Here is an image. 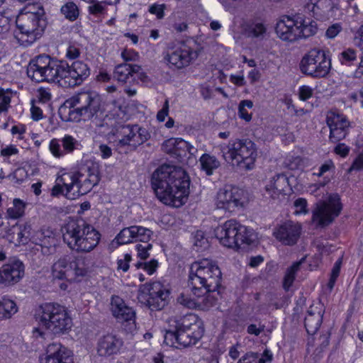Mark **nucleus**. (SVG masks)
I'll use <instances>...</instances> for the list:
<instances>
[{"instance_id": "obj_36", "label": "nucleus", "mask_w": 363, "mask_h": 363, "mask_svg": "<svg viewBox=\"0 0 363 363\" xmlns=\"http://www.w3.org/2000/svg\"><path fill=\"white\" fill-rule=\"evenodd\" d=\"M18 311L16 303L8 298L0 300V320L10 318Z\"/></svg>"}, {"instance_id": "obj_11", "label": "nucleus", "mask_w": 363, "mask_h": 363, "mask_svg": "<svg viewBox=\"0 0 363 363\" xmlns=\"http://www.w3.org/2000/svg\"><path fill=\"white\" fill-rule=\"evenodd\" d=\"M16 23L21 35L18 40L28 44L41 36L47 25L44 18L33 13H19Z\"/></svg>"}, {"instance_id": "obj_21", "label": "nucleus", "mask_w": 363, "mask_h": 363, "mask_svg": "<svg viewBox=\"0 0 363 363\" xmlns=\"http://www.w3.org/2000/svg\"><path fill=\"white\" fill-rule=\"evenodd\" d=\"M40 363H73L68 350L59 342L49 344Z\"/></svg>"}, {"instance_id": "obj_26", "label": "nucleus", "mask_w": 363, "mask_h": 363, "mask_svg": "<svg viewBox=\"0 0 363 363\" xmlns=\"http://www.w3.org/2000/svg\"><path fill=\"white\" fill-rule=\"evenodd\" d=\"M323 312L317 307H311L305 318V327L310 335L315 334L319 329L323 320Z\"/></svg>"}, {"instance_id": "obj_45", "label": "nucleus", "mask_w": 363, "mask_h": 363, "mask_svg": "<svg viewBox=\"0 0 363 363\" xmlns=\"http://www.w3.org/2000/svg\"><path fill=\"white\" fill-rule=\"evenodd\" d=\"M62 151L64 153H70L77 149L79 145L76 139L70 135H65L62 140Z\"/></svg>"}, {"instance_id": "obj_59", "label": "nucleus", "mask_w": 363, "mask_h": 363, "mask_svg": "<svg viewBox=\"0 0 363 363\" xmlns=\"http://www.w3.org/2000/svg\"><path fill=\"white\" fill-rule=\"evenodd\" d=\"M340 60L343 63H349L356 59V53L352 49H347L340 54Z\"/></svg>"}, {"instance_id": "obj_4", "label": "nucleus", "mask_w": 363, "mask_h": 363, "mask_svg": "<svg viewBox=\"0 0 363 363\" xmlns=\"http://www.w3.org/2000/svg\"><path fill=\"white\" fill-rule=\"evenodd\" d=\"M35 318L38 324L33 329L35 337H43L46 330L54 335L64 334L68 332L72 326V320L66 308L59 304L47 303L37 309Z\"/></svg>"}, {"instance_id": "obj_56", "label": "nucleus", "mask_w": 363, "mask_h": 363, "mask_svg": "<svg viewBox=\"0 0 363 363\" xmlns=\"http://www.w3.org/2000/svg\"><path fill=\"white\" fill-rule=\"evenodd\" d=\"M164 4H153L149 8V12L156 15L158 19H162L164 15Z\"/></svg>"}, {"instance_id": "obj_53", "label": "nucleus", "mask_w": 363, "mask_h": 363, "mask_svg": "<svg viewBox=\"0 0 363 363\" xmlns=\"http://www.w3.org/2000/svg\"><path fill=\"white\" fill-rule=\"evenodd\" d=\"M152 245L149 243L138 244L136 245V250L138 251V257L141 259H146L149 257V250L152 249Z\"/></svg>"}, {"instance_id": "obj_8", "label": "nucleus", "mask_w": 363, "mask_h": 363, "mask_svg": "<svg viewBox=\"0 0 363 363\" xmlns=\"http://www.w3.org/2000/svg\"><path fill=\"white\" fill-rule=\"evenodd\" d=\"M299 67L301 72L304 74L313 78H323L328 74L331 62L325 51L312 49L303 57Z\"/></svg>"}, {"instance_id": "obj_1", "label": "nucleus", "mask_w": 363, "mask_h": 363, "mask_svg": "<svg viewBox=\"0 0 363 363\" xmlns=\"http://www.w3.org/2000/svg\"><path fill=\"white\" fill-rule=\"evenodd\" d=\"M150 183L157 198L164 204L179 208L189 194L190 179L181 167L164 164L154 170Z\"/></svg>"}, {"instance_id": "obj_43", "label": "nucleus", "mask_w": 363, "mask_h": 363, "mask_svg": "<svg viewBox=\"0 0 363 363\" xmlns=\"http://www.w3.org/2000/svg\"><path fill=\"white\" fill-rule=\"evenodd\" d=\"M189 149V143L182 139H179L172 157L176 158L186 157H187V151Z\"/></svg>"}, {"instance_id": "obj_19", "label": "nucleus", "mask_w": 363, "mask_h": 363, "mask_svg": "<svg viewBox=\"0 0 363 363\" xmlns=\"http://www.w3.org/2000/svg\"><path fill=\"white\" fill-rule=\"evenodd\" d=\"M301 231V225L290 220L277 227L273 235L283 244L292 245L296 243L300 237Z\"/></svg>"}, {"instance_id": "obj_3", "label": "nucleus", "mask_w": 363, "mask_h": 363, "mask_svg": "<svg viewBox=\"0 0 363 363\" xmlns=\"http://www.w3.org/2000/svg\"><path fill=\"white\" fill-rule=\"evenodd\" d=\"M59 111L65 121H97L103 115L101 99L94 91L79 92L67 99Z\"/></svg>"}, {"instance_id": "obj_22", "label": "nucleus", "mask_w": 363, "mask_h": 363, "mask_svg": "<svg viewBox=\"0 0 363 363\" xmlns=\"http://www.w3.org/2000/svg\"><path fill=\"white\" fill-rule=\"evenodd\" d=\"M111 311L118 322L135 323V311L127 306L125 301L118 296L111 297Z\"/></svg>"}, {"instance_id": "obj_57", "label": "nucleus", "mask_w": 363, "mask_h": 363, "mask_svg": "<svg viewBox=\"0 0 363 363\" xmlns=\"http://www.w3.org/2000/svg\"><path fill=\"white\" fill-rule=\"evenodd\" d=\"M342 29V28L340 23H334L328 27L325 32V35L328 38H334L340 33Z\"/></svg>"}, {"instance_id": "obj_10", "label": "nucleus", "mask_w": 363, "mask_h": 363, "mask_svg": "<svg viewBox=\"0 0 363 363\" xmlns=\"http://www.w3.org/2000/svg\"><path fill=\"white\" fill-rule=\"evenodd\" d=\"M118 143L117 149L120 152L127 153L143 144L150 137L149 132L138 125H121L117 128Z\"/></svg>"}, {"instance_id": "obj_51", "label": "nucleus", "mask_w": 363, "mask_h": 363, "mask_svg": "<svg viewBox=\"0 0 363 363\" xmlns=\"http://www.w3.org/2000/svg\"><path fill=\"white\" fill-rule=\"evenodd\" d=\"M294 206L295 208L294 213L296 215L306 214L308 213V210L307 208L308 203L305 199L299 198L296 199L294 201Z\"/></svg>"}, {"instance_id": "obj_30", "label": "nucleus", "mask_w": 363, "mask_h": 363, "mask_svg": "<svg viewBox=\"0 0 363 363\" xmlns=\"http://www.w3.org/2000/svg\"><path fill=\"white\" fill-rule=\"evenodd\" d=\"M327 3V0H306L303 10L316 18H321L325 15L324 6Z\"/></svg>"}, {"instance_id": "obj_62", "label": "nucleus", "mask_w": 363, "mask_h": 363, "mask_svg": "<svg viewBox=\"0 0 363 363\" xmlns=\"http://www.w3.org/2000/svg\"><path fill=\"white\" fill-rule=\"evenodd\" d=\"M122 58L128 63V62L136 61L138 59V54L131 50H124L121 53Z\"/></svg>"}, {"instance_id": "obj_27", "label": "nucleus", "mask_w": 363, "mask_h": 363, "mask_svg": "<svg viewBox=\"0 0 363 363\" xmlns=\"http://www.w3.org/2000/svg\"><path fill=\"white\" fill-rule=\"evenodd\" d=\"M70 274V256L69 255L60 257L52 267V276L53 279H68Z\"/></svg>"}, {"instance_id": "obj_12", "label": "nucleus", "mask_w": 363, "mask_h": 363, "mask_svg": "<svg viewBox=\"0 0 363 363\" xmlns=\"http://www.w3.org/2000/svg\"><path fill=\"white\" fill-rule=\"evenodd\" d=\"M342 208L339 195L330 194L326 200L316 203V207L313 211L312 221L318 226L328 225L339 216Z\"/></svg>"}, {"instance_id": "obj_18", "label": "nucleus", "mask_w": 363, "mask_h": 363, "mask_svg": "<svg viewBox=\"0 0 363 363\" xmlns=\"http://www.w3.org/2000/svg\"><path fill=\"white\" fill-rule=\"evenodd\" d=\"M123 345V340L117 335L108 333L101 336L97 341L96 352L101 357L117 354Z\"/></svg>"}, {"instance_id": "obj_2", "label": "nucleus", "mask_w": 363, "mask_h": 363, "mask_svg": "<svg viewBox=\"0 0 363 363\" xmlns=\"http://www.w3.org/2000/svg\"><path fill=\"white\" fill-rule=\"evenodd\" d=\"M27 74L36 82H59L68 86L81 84L76 72L65 61L50 58L48 55H39L32 60L27 67Z\"/></svg>"}, {"instance_id": "obj_5", "label": "nucleus", "mask_w": 363, "mask_h": 363, "mask_svg": "<svg viewBox=\"0 0 363 363\" xmlns=\"http://www.w3.org/2000/svg\"><path fill=\"white\" fill-rule=\"evenodd\" d=\"M63 242L72 251L87 253L99 244L101 234L91 225L70 220L61 228Z\"/></svg>"}, {"instance_id": "obj_40", "label": "nucleus", "mask_w": 363, "mask_h": 363, "mask_svg": "<svg viewBox=\"0 0 363 363\" xmlns=\"http://www.w3.org/2000/svg\"><path fill=\"white\" fill-rule=\"evenodd\" d=\"M133 226L124 228L115 238L118 245H125L134 241V233Z\"/></svg>"}, {"instance_id": "obj_54", "label": "nucleus", "mask_w": 363, "mask_h": 363, "mask_svg": "<svg viewBox=\"0 0 363 363\" xmlns=\"http://www.w3.org/2000/svg\"><path fill=\"white\" fill-rule=\"evenodd\" d=\"M50 150L52 155L56 157H62L65 155L62 149L60 147V144L58 140L52 139L50 143Z\"/></svg>"}, {"instance_id": "obj_50", "label": "nucleus", "mask_w": 363, "mask_h": 363, "mask_svg": "<svg viewBox=\"0 0 363 363\" xmlns=\"http://www.w3.org/2000/svg\"><path fill=\"white\" fill-rule=\"evenodd\" d=\"M177 330L175 331L168 330L164 335V342L170 347H177L179 346V339L177 338Z\"/></svg>"}, {"instance_id": "obj_6", "label": "nucleus", "mask_w": 363, "mask_h": 363, "mask_svg": "<svg viewBox=\"0 0 363 363\" xmlns=\"http://www.w3.org/2000/svg\"><path fill=\"white\" fill-rule=\"evenodd\" d=\"M222 274L216 263L208 259L194 262L189 273L188 284L191 290L201 292L205 290H217L220 286Z\"/></svg>"}, {"instance_id": "obj_34", "label": "nucleus", "mask_w": 363, "mask_h": 363, "mask_svg": "<svg viewBox=\"0 0 363 363\" xmlns=\"http://www.w3.org/2000/svg\"><path fill=\"white\" fill-rule=\"evenodd\" d=\"M299 23L298 24L299 33L297 35V40L301 38H308L315 34L317 31V24L313 21L306 22L301 17H298Z\"/></svg>"}, {"instance_id": "obj_44", "label": "nucleus", "mask_w": 363, "mask_h": 363, "mask_svg": "<svg viewBox=\"0 0 363 363\" xmlns=\"http://www.w3.org/2000/svg\"><path fill=\"white\" fill-rule=\"evenodd\" d=\"M235 172L243 174L255 168L254 160H236V164H233Z\"/></svg>"}, {"instance_id": "obj_63", "label": "nucleus", "mask_w": 363, "mask_h": 363, "mask_svg": "<svg viewBox=\"0 0 363 363\" xmlns=\"http://www.w3.org/2000/svg\"><path fill=\"white\" fill-rule=\"evenodd\" d=\"M13 177L17 182H22L28 177V172L24 167H19L13 172Z\"/></svg>"}, {"instance_id": "obj_58", "label": "nucleus", "mask_w": 363, "mask_h": 363, "mask_svg": "<svg viewBox=\"0 0 363 363\" xmlns=\"http://www.w3.org/2000/svg\"><path fill=\"white\" fill-rule=\"evenodd\" d=\"M21 13H33L39 15V17L44 18L45 12L43 7L38 5L26 6Z\"/></svg>"}, {"instance_id": "obj_29", "label": "nucleus", "mask_w": 363, "mask_h": 363, "mask_svg": "<svg viewBox=\"0 0 363 363\" xmlns=\"http://www.w3.org/2000/svg\"><path fill=\"white\" fill-rule=\"evenodd\" d=\"M31 227L29 224L16 225L9 229V235L13 242L26 244L30 235Z\"/></svg>"}, {"instance_id": "obj_14", "label": "nucleus", "mask_w": 363, "mask_h": 363, "mask_svg": "<svg viewBox=\"0 0 363 363\" xmlns=\"http://www.w3.org/2000/svg\"><path fill=\"white\" fill-rule=\"evenodd\" d=\"M244 191L237 186H225L216 196V204L218 208L233 212L244 206Z\"/></svg>"}, {"instance_id": "obj_47", "label": "nucleus", "mask_w": 363, "mask_h": 363, "mask_svg": "<svg viewBox=\"0 0 363 363\" xmlns=\"http://www.w3.org/2000/svg\"><path fill=\"white\" fill-rule=\"evenodd\" d=\"M341 264H342V260H341V259H338L335 262V263L332 269L331 274H330V278L328 284V287L329 288V289L330 291L333 290V289L335 286L336 279L340 274Z\"/></svg>"}, {"instance_id": "obj_7", "label": "nucleus", "mask_w": 363, "mask_h": 363, "mask_svg": "<svg viewBox=\"0 0 363 363\" xmlns=\"http://www.w3.org/2000/svg\"><path fill=\"white\" fill-rule=\"evenodd\" d=\"M216 237L224 247L238 249L242 245L253 241L252 230L235 220H228L215 230Z\"/></svg>"}, {"instance_id": "obj_16", "label": "nucleus", "mask_w": 363, "mask_h": 363, "mask_svg": "<svg viewBox=\"0 0 363 363\" xmlns=\"http://www.w3.org/2000/svg\"><path fill=\"white\" fill-rule=\"evenodd\" d=\"M330 128V140L334 143L344 139L348 133L350 123L347 117L337 110H330L326 116Z\"/></svg>"}, {"instance_id": "obj_38", "label": "nucleus", "mask_w": 363, "mask_h": 363, "mask_svg": "<svg viewBox=\"0 0 363 363\" xmlns=\"http://www.w3.org/2000/svg\"><path fill=\"white\" fill-rule=\"evenodd\" d=\"M301 264V261L294 262L289 268L287 269L283 283L284 288L286 290H288L293 284L296 274L299 270Z\"/></svg>"}, {"instance_id": "obj_46", "label": "nucleus", "mask_w": 363, "mask_h": 363, "mask_svg": "<svg viewBox=\"0 0 363 363\" xmlns=\"http://www.w3.org/2000/svg\"><path fill=\"white\" fill-rule=\"evenodd\" d=\"M71 273L77 277H84L87 274V269L83 264H79V260L70 257Z\"/></svg>"}, {"instance_id": "obj_48", "label": "nucleus", "mask_w": 363, "mask_h": 363, "mask_svg": "<svg viewBox=\"0 0 363 363\" xmlns=\"http://www.w3.org/2000/svg\"><path fill=\"white\" fill-rule=\"evenodd\" d=\"M201 168L207 175L213 174V171L217 169L220 163L218 160H200Z\"/></svg>"}, {"instance_id": "obj_33", "label": "nucleus", "mask_w": 363, "mask_h": 363, "mask_svg": "<svg viewBox=\"0 0 363 363\" xmlns=\"http://www.w3.org/2000/svg\"><path fill=\"white\" fill-rule=\"evenodd\" d=\"M272 359V354L269 350H265L262 356L257 353L247 352L240 358L238 363H266L270 362Z\"/></svg>"}, {"instance_id": "obj_24", "label": "nucleus", "mask_w": 363, "mask_h": 363, "mask_svg": "<svg viewBox=\"0 0 363 363\" xmlns=\"http://www.w3.org/2000/svg\"><path fill=\"white\" fill-rule=\"evenodd\" d=\"M255 144L250 140H240L235 142L229 150L231 159H255L257 157Z\"/></svg>"}, {"instance_id": "obj_28", "label": "nucleus", "mask_w": 363, "mask_h": 363, "mask_svg": "<svg viewBox=\"0 0 363 363\" xmlns=\"http://www.w3.org/2000/svg\"><path fill=\"white\" fill-rule=\"evenodd\" d=\"M287 185L288 179L286 177L284 174H277L270 179L265 189L272 198H276L285 191Z\"/></svg>"}, {"instance_id": "obj_15", "label": "nucleus", "mask_w": 363, "mask_h": 363, "mask_svg": "<svg viewBox=\"0 0 363 363\" xmlns=\"http://www.w3.org/2000/svg\"><path fill=\"white\" fill-rule=\"evenodd\" d=\"M197 50L186 43H181L169 50L164 59L177 69L189 66L198 57Z\"/></svg>"}, {"instance_id": "obj_60", "label": "nucleus", "mask_w": 363, "mask_h": 363, "mask_svg": "<svg viewBox=\"0 0 363 363\" xmlns=\"http://www.w3.org/2000/svg\"><path fill=\"white\" fill-rule=\"evenodd\" d=\"M313 94V89L309 86L303 85L299 88V98L302 101H306L311 98Z\"/></svg>"}, {"instance_id": "obj_9", "label": "nucleus", "mask_w": 363, "mask_h": 363, "mask_svg": "<svg viewBox=\"0 0 363 363\" xmlns=\"http://www.w3.org/2000/svg\"><path fill=\"white\" fill-rule=\"evenodd\" d=\"M175 323L180 346L188 347L195 345L203 335L204 328L202 323L194 314H187Z\"/></svg>"}, {"instance_id": "obj_17", "label": "nucleus", "mask_w": 363, "mask_h": 363, "mask_svg": "<svg viewBox=\"0 0 363 363\" xmlns=\"http://www.w3.org/2000/svg\"><path fill=\"white\" fill-rule=\"evenodd\" d=\"M24 275V265L18 261L4 264L0 268V286H9L18 283Z\"/></svg>"}, {"instance_id": "obj_39", "label": "nucleus", "mask_w": 363, "mask_h": 363, "mask_svg": "<svg viewBox=\"0 0 363 363\" xmlns=\"http://www.w3.org/2000/svg\"><path fill=\"white\" fill-rule=\"evenodd\" d=\"M72 67L76 72L81 84L89 76L90 69L87 65L82 61H75L72 64Z\"/></svg>"}, {"instance_id": "obj_55", "label": "nucleus", "mask_w": 363, "mask_h": 363, "mask_svg": "<svg viewBox=\"0 0 363 363\" xmlns=\"http://www.w3.org/2000/svg\"><path fill=\"white\" fill-rule=\"evenodd\" d=\"M178 140L179 139L171 138L164 141L162 146V150L172 157Z\"/></svg>"}, {"instance_id": "obj_41", "label": "nucleus", "mask_w": 363, "mask_h": 363, "mask_svg": "<svg viewBox=\"0 0 363 363\" xmlns=\"http://www.w3.org/2000/svg\"><path fill=\"white\" fill-rule=\"evenodd\" d=\"M193 297L190 295L181 294L177 298V301L181 305L189 308H199L198 294L192 293Z\"/></svg>"}, {"instance_id": "obj_64", "label": "nucleus", "mask_w": 363, "mask_h": 363, "mask_svg": "<svg viewBox=\"0 0 363 363\" xmlns=\"http://www.w3.org/2000/svg\"><path fill=\"white\" fill-rule=\"evenodd\" d=\"M266 32V28L262 23H256L255 24L250 30V33L252 34L254 37H260L263 35Z\"/></svg>"}, {"instance_id": "obj_37", "label": "nucleus", "mask_w": 363, "mask_h": 363, "mask_svg": "<svg viewBox=\"0 0 363 363\" xmlns=\"http://www.w3.org/2000/svg\"><path fill=\"white\" fill-rule=\"evenodd\" d=\"M60 11L65 18L70 21H74L79 16L78 6L72 1L66 3L61 7Z\"/></svg>"}, {"instance_id": "obj_32", "label": "nucleus", "mask_w": 363, "mask_h": 363, "mask_svg": "<svg viewBox=\"0 0 363 363\" xmlns=\"http://www.w3.org/2000/svg\"><path fill=\"white\" fill-rule=\"evenodd\" d=\"M37 243L43 247L49 248L56 243L55 235L50 228H42L35 233Z\"/></svg>"}, {"instance_id": "obj_49", "label": "nucleus", "mask_w": 363, "mask_h": 363, "mask_svg": "<svg viewBox=\"0 0 363 363\" xmlns=\"http://www.w3.org/2000/svg\"><path fill=\"white\" fill-rule=\"evenodd\" d=\"M135 267L141 268L146 271L149 274H152L158 267V262L156 259H152L150 262H138Z\"/></svg>"}, {"instance_id": "obj_42", "label": "nucleus", "mask_w": 363, "mask_h": 363, "mask_svg": "<svg viewBox=\"0 0 363 363\" xmlns=\"http://www.w3.org/2000/svg\"><path fill=\"white\" fill-rule=\"evenodd\" d=\"M134 233V241H140L144 243L147 242L152 234L150 229L142 226L133 225Z\"/></svg>"}, {"instance_id": "obj_23", "label": "nucleus", "mask_w": 363, "mask_h": 363, "mask_svg": "<svg viewBox=\"0 0 363 363\" xmlns=\"http://www.w3.org/2000/svg\"><path fill=\"white\" fill-rule=\"evenodd\" d=\"M149 297L147 302L150 306L157 310H161L166 304L169 296V291L159 281L153 282L147 286Z\"/></svg>"}, {"instance_id": "obj_52", "label": "nucleus", "mask_w": 363, "mask_h": 363, "mask_svg": "<svg viewBox=\"0 0 363 363\" xmlns=\"http://www.w3.org/2000/svg\"><path fill=\"white\" fill-rule=\"evenodd\" d=\"M10 103L11 96L3 89H0V113L8 110Z\"/></svg>"}, {"instance_id": "obj_31", "label": "nucleus", "mask_w": 363, "mask_h": 363, "mask_svg": "<svg viewBox=\"0 0 363 363\" xmlns=\"http://www.w3.org/2000/svg\"><path fill=\"white\" fill-rule=\"evenodd\" d=\"M191 291L192 293L198 294L199 308L201 310H208L213 306L217 301V298L212 294V293L215 292L216 290H207V289H205V290L201 292L196 290Z\"/></svg>"}, {"instance_id": "obj_20", "label": "nucleus", "mask_w": 363, "mask_h": 363, "mask_svg": "<svg viewBox=\"0 0 363 363\" xmlns=\"http://www.w3.org/2000/svg\"><path fill=\"white\" fill-rule=\"evenodd\" d=\"M298 23V17L294 18L288 16H281L275 28L277 35L283 40L290 42L296 40L297 33H299Z\"/></svg>"}, {"instance_id": "obj_61", "label": "nucleus", "mask_w": 363, "mask_h": 363, "mask_svg": "<svg viewBox=\"0 0 363 363\" xmlns=\"http://www.w3.org/2000/svg\"><path fill=\"white\" fill-rule=\"evenodd\" d=\"M131 259V255L130 254H125L123 259L118 260V269H121L123 272H127L129 269V263Z\"/></svg>"}, {"instance_id": "obj_13", "label": "nucleus", "mask_w": 363, "mask_h": 363, "mask_svg": "<svg viewBox=\"0 0 363 363\" xmlns=\"http://www.w3.org/2000/svg\"><path fill=\"white\" fill-rule=\"evenodd\" d=\"M82 176L81 173L75 172H64L57 177L58 182L63 184L65 189V196L68 199H74L80 195L86 194L98 183L97 177L95 175H92L89 179L91 184L84 189L82 186H79V178Z\"/></svg>"}, {"instance_id": "obj_35", "label": "nucleus", "mask_w": 363, "mask_h": 363, "mask_svg": "<svg viewBox=\"0 0 363 363\" xmlns=\"http://www.w3.org/2000/svg\"><path fill=\"white\" fill-rule=\"evenodd\" d=\"M26 203L20 199L13 200V206L6 210V217L9 219H18L23 216Z\"/></svg>"}, {"instance_id": "obj_25", "label": "nucleus", "mask_w": 363, "mask_h": 363, "mask_svg": "<svg viewBox=\"0 0 363 363\" xmlns=\"http://www.w3.org/2000/svg\"><path fill=\"white\" fill-rule=\"evenodd\" d=\"M141 69V67L138 65H133L130 63H121L115 67L113 77V79L117 80L118 82L123 84L129 82L134 73H137Z\"/></svg>"}]
</instances>
